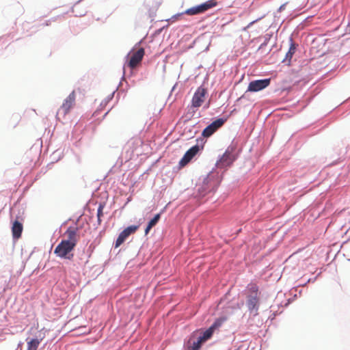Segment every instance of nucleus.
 <instances>
[{"instance_id":"nucleus-1","label":"nucleus","mask_w":350,"mask_h":350,"mask_svg":"<svg viewBox=\"0 0 350 350\" xmlns=\"http://www.w3.org/2000/svg\"><path fill=\"white\" fill-rule=\"evenodd\" d=\"M64 235L67 239L61 241L55 247L54 254L59 258L71 260L74 256L72 252L76 247L79 240L77 228L69 227L65 232Z\"/></svg>"},{"instance_id":"nucleus-11","label":"nucleus","mask_w":350,"mask_h":350,"mask_svg":"<svg viewBox=\"0 0 350 350\" xmlns=\"http://www.w3.org/2000/svg\"><path fill=\"white\" fill-rule=\"evenodd\" d=\"M258 296L250 295L247 296V306L251 312L253 310H257L258 308Z\"/></svg>"},{"instance_id":"nucleus-3","label":"nucleus","mask_w":350,"mask_h":350,"mask_svg":"<svg viewBox=\"0 0 350 350\" xmlns=\"http://www.w3.org/2000/svg\"><path fill=\"white\" fill-rule=\"evenodd\" d=\"M216 5L217 1L215 0H208L200 5L186 10L184 14L191 16L199 14L205 12L206 11L214 8Z\"/></svg>"},{"instance_id":"nucleus-20","label":"nucleus","mask_w":350,"mask_h":350,"mask_svg":"<svg viewBox=\"0 0 350 350\" xmlns=\"http://www.w3.org/2000/svg\"><path fill=\"white\" fill-rule=\"evenodd\" d=\"M258 20V19L255 20V21H254L251 22V23L247 25V27L248 28V27H250V26H252V25L253 24H254V23H255Z\"/></svg>"},{"instance_id":"nucleus-16","label":"nucleus","mask_w":350,"mask_h":350,"mask_svg":"<svg viewBox=\"0 0 350 350\" xmlns=\"http://www.w3.org/2000/svg\"><path fill=\"white\" fill-rule=\"evenodd\" d=\"M296 46L294 43H291L288 51L286 53V58L289 60L292 58L293 55L295 53Z\"/></svg>"},{"instance_id":"nucleus-2","label":"nucleus","mask_w":350,"mask_h":350,"mask_svg":"<svg viewBox=\"0 0 350 350\" xmlns=\"http://www.w3.org/2000/svg\"><path fill=\"white\" fill-rule=\"evenodd\" d=\"M76 100L75 90H73L64 100L62 105L57 112L58 118L62 116L64 118L75 107Z\"/></svg>"},{"instance_id":"nucleus-21","label":"nucleus","mask_w":350,"mask_h":350,"mask_svg":"<svg viewBox=\"0 0 350 350\" xmlns=\"http://www.w3.org/2000/svg\"><path fill=\"white\" fill-rule=\"evenodd\" d=\"M77 90L79 92V93H82L83 92H84V90L81 89V88H78L77 89Z\"/></svg>"},{"instance_id":"nucleus-22","label":"nucleus","mask_w":350,"mask_h":350,"mask_svg":"<svg viewBox=\"0 0 350 350\" xmlns=\"http://www.w3.org/2000/svg\"><path fill=\"white\" fill-rule=\"evenodd\" d=\"M209 106H210V101H208V102L207 103V104L205 105V107H205V108H208V107H209Z\"/></svg>"},{"instance_id":"nucleus-8","label":"nucleus","mask_w":350,"mask_h":350,"mask_svg":"<svg viewBox=\"0 0 350 350\" xmlns=\"http://www.w3.org/2000/svg\"><path fill=\"white\" fill-rule=\"evenodd\" d=\"M137 228V226H130L126 228L119 234L118 239H116L115 247H120L131 234H134L136 232Z\"/></svg>"},{"instance_id":"nucleus-7","label":"nucleus","mask_w":350,"mask_h":350,"mask_svg":"<svg viewBox=\"0 0 350 350\" xmlns=\"http://www.w3.org/2000/svg\"><path fill=\"white\" fill-rule=\"evenodd\" d=\"M271 79H259L254 80L251 81L249 83L247 91L248 92H258L260 91L267 87H268L270 84Z\"/></svg>"},{"instance_id":"nucleus-5","label":"nucleus","mask_w":350,"mask_h":350,"mask_svg":"<svg viewBox=\"0 0 350 350\" xmlns=\"http://www.w3.org/2000/svg\"><path fill=\"white\" fill-rule=\"evenodd\" d=\"M207 94L208 91L206 88L202 85L198 87L192 97L191 107L193 108H198L201 107L205 101Z\"/></svg>"},{"instance_id":"nucleus-12","label":"nucleus","mask_w":350,"mask_h":350,"mask_svg":"<svg viewBox=\"0 0 350 350\" xmlns=\"http://www.w3.org/2000/svg\"><path fill=\"white\" fill-rule=\"evenodd\" d=\"M23 224L18 221H14L12 227V236L14 239H18L21 237L23 232Z\"/></svg>"},{"instance_id":"nucleus-15","label":"nucleus","mask_w":350,"mask_h":350,"mask_svg":"<svg viewBox=\"0 0 350 350\" xmlns=\"http://www.w3.org/2000/svg\"><path fill=\"white\" fill-rule=\"evenodd\" d=\"M40 345V340L37 338L31 339L27 342V350H37Z\"/></svg>"},{"instance_id":"nucleus-13","label":"nucleus","mask_w":350,"mask_h":350,"mask_svg":"<svg viewBox=\"0 0 350 350\" xmlns=\"http://www.w3.org/2000/svg\"><path fill=\"white\" fill-rule=\"evenodd\" d=\"M161 215L159 213L154 215V217L148 222L146 228L145 229V234H147L151 228L154 227L160 219Z\"/></svg>"},{"instance_id":"nucleus-18","label":"nucleus","mask_w":350,"mask_h":350,"mask_svg":"<svg viewBox=\"0 0 350 350\" xmlns=\"http://www.w3.org/2000/svg\"><path fill=\"white\" fill-rule=\"evenodd\" d=\"M103 208H104V206L101 204H99L98 210H97L98 223L99 225L101 223V217L103 215Z\"/></svg>"},{"instance_id":"nucleus-6","label":"nucleus","mask_w":350,"mask_h":350,"mask_svg":"<svg viewBox=\"0 0 350 350\" xmlns=\"http://www.w3.org/2000/svg\"><path fill=\"white\" fill-rule=\"evenodd\" d=\"M144 55L145 51L143 48H140L137 51L131 53L129 55H130V58L128 62V66L131 69L136 68L141 63Z\"/></svg>"},{"instance_id":"nucleus-17","label":"nucleus","mask_w":350,"mask_h":350,"mask_svg":"<svg viewBox=\"0 0 350 350\" xmlns=\"http://www.w3.org/2000/svg\"><path fill=\"white\" fill-rule=\"evenodd\" d=\"M248 290L251 293L250 295L258 296V288L256 284H250L248 286Z\"/></svg>"},{"instance_id":"nucleus-9","label":"nucleus","mask_w":350,"mask_h":350,"mask_svg":"<svg viewBox=\"0 0 350 350\" xmlns=\"http://www.w3.org/2000/svg\"><path fill=\"white\" fill-rule=\"evenodd\" d=\"M200 150L198 145L193 146L189 148L179 161L180 167H185L197 154Z\"/></svg>"},{"instance_id":"nucleus-14","label":"nucleus","mask_w":350,"mask_h":350,"mask_svg":"<svg viewBox=\"0 0 350 350\" xmlns=\"http://www.w3.org/2000/svg\"><path fill=\"white\" fill-rule=\"evenodd\" d=\"M231 154L228 152H225L220 159V164L222 166L228 165L232 163Z\"/></svg>"},{"instance_id":"nucleus-10","label":"nucleus","mask_w":350,"mask_h":350,"mask_svg":"<svg viewBox=\"0 0 350 350\" xmlns=\"http://www.w3.org/2000/svg\"><path fill=\"white\" fill-rule=\"evenodd\" d=\"M224 123V120L219 118L213 121L211 124L206 126L202 131V136L208 137L212 135L219 128H220Z\"/></svg>"},{"instance_id":"nucleus-19","label":"nucleus","mask_w":350,"mask_h":350,"mask_svg":"<svg viewBox=\"0 0 350 350\" xmlns=\"http://www.w3.org/2000/svg\"><path fill=\"white\" fill-rule=\"evenodd\" d=\"M202 342L198 340L197 342H194L192 345L188 347L187 350H199L201 347Z\"/></svg>"},{"instance_id":"nucleus-4","label":"nucleus","mask_w":350,"mask_h":350,"mask_svg":"<svg viewBox=\"0 0 350 350\" xmlns=\"http://www.w3.org/2000/svg\"><path fill=\"white\" fill-rule=\"evenodd\" d=\"M226 320L227 317H222L217 319L212 324V325L203 332L202 336L199 337L198 340L202 343H203L207 340L210 339L212 337L214 332L216 329H218Z\"/></svg>"}]
</instances>
